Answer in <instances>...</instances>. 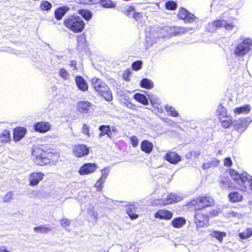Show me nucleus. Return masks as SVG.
<instances>
[{
	"label": "nucleus",
	"mask_w": 252,
	"mask_h": 252,
	"mask_svg": "<svg viewBox=\"0 0 252 252\" xmlns=\"http://www.w3.org/2000/svg\"><path fill=\"white\" fill-rule=\"evenodd\" d=\"M32 161L34 164L44 166L48 164H54L60 158L58 152L53 149L45 150L38 146L34 147L31 153Z\"/></svg>",
	"instance_id": "f257e3e1"
},
{
	"label": "nucleus",
	"mask_w": 252,
	"mask_h": 252,
	"mask_svg": "<svg viewBox=\"0 0 252 252\" xmlns=\"http://www.w3.org/2000/svg\"><path fill=\"white\" fill-rule=\"evenodd\" d=\"M63 25L67 30L75 33L82 32L85 27V23L82 19L75 14L70 15L64 19Z\"/></svg>",
	"instance_id": "f03ea898"
},
{
	"label": "nucleus",
	"mask_w": 252,
	"mask_h": 252,
	"mask_svg": "<svg viewBox=\"0 0 252 252\" xmlns=\"http://www.w3.org/2000/svg\"><path fill=\"white\" fill-rule=\"evenodd\" d=\"M214 200L210 196L202 195L191 199L187 206L193 211L205 210V208L213 206Z\"/></svg>",
	"instance_id": "7ed1b4c3"
},
{
	"label": "nucleus",
	"mask_w": 252,
	"mask_h": 252,
	"mask_svg": "<svg viewBox=\"0 0 252 252\" xmlns=\"http://www.w3.org/2000/svg\"><path fill=\"white\" fill-rule=\"evenodd\" d=\"M91 82L93 88L98 94L107 101L112 100L113 96L111 91L104 81L97 77H93Z\"/></svg>",
	"instance_id": "20e7f679"
},
{
	"label": "nucleus",
	"mask_w": 252,
	"mask_h": 252,
	"mask_svg": "<svg viewBox=\"0 0 252 252\" xmlns=\"http://www.w3.org/2000/svg\"><path fill=\"white\" fill-rule=\"evenodd\" d=\"M194 223L196 229L199 230L202 228L207 227L209 225V213L205 210L194 211Z\"/></svg>",
	"instance_id": "39448f33"
},
{
	"label": "nucleus",
	"mask_w": 252,
	"mask_h": 252,
	"mask_svg": "<svg viewBox=\"0 0 252 252\" xmlns=\"http://www.w3.org/2000/svg\"><path fill=\"white\" fill-rule=\"evenodd\" d=\"M217 116L221 125L223 128H228L233 124L232 117L227 115L226 108L220 104L217 110Z\"/></svg>",
	"instance_id": "423d86ee"
},
{
	"label": "nucleus",
	"mask_w": 252,
	"mask_h": 252,
	"mask_svg": "<svg viewBox=\"0 0 252 252\" xmlns=\"http://www.w3.org/2000/svg\"><path fill=\"white\" fill-rule=\"evenodd\" d=\"M252 45V40L250 38L244 39L239 43L235 50V54L238 57H243L249 53Z\"/></svg>",
	"instance_id": "0eeeda50"
},
{
	"label": "nucleus",
	"mask_w": 252,
	"mask_h": 252,
	"mask_svg": "<svg viewBox=\"0 0 252 252\" xmlns=\"http://www.w3.org/2000/svg\"><path fill=\"white\" fill-rule=\"evenodd\" d=\"M76 110L80 114L87 115L93 112L94 105L88 101L80 100L77 102Z\"/></svg>",
	"instance_id": "6e6552de"
},
{
	"label": "nucleus",
	"mask_w": 252,
	"mask_h": 252,
	"mask_svg": "<svg viewBox=\"0 0 252 252\" xmlns=\"http://www.w3.org/2000/svg\"><path fill=\"white\" fill-rule=\"evenodd\" d=\"M72 153L75 157L81 158L89 154L90 148L85 144H77L73 146Z\"/></svg>",
	"instance_id": "1a4fd4ad"
},
{
	"label": "nucleus",
	"mask_w": 252,
	"mask_h": 252,
	"mask_svg": "<svg viewBox=\"0 0 252 252\" xmlns=\"http://www.w3.org/2000/svg\"><path fill=\"white\" fill-rule=\"evenodd\" d=\"M177 17L179 19L183 20L186 23H192L196 19L194 15L183 7H180L179 9Z\"/></svg>",
	"instance_id": "9d476101"
},
{
	"label": "nucleus",
	"mask_w": 252,
	"mask_h": 252,
	"mask_svg": "<svg viewBox=\"0 0 252 252\" xmlns=\"http://www.w3.org/2000/svg\"><path fill=\"white\" fill-rule=\"evenodd\" d=\"M97 169V165L95 163L88 162L84 163L79 169L78 173L80 175H86L94 172Z\"/></svg>",
	"instance_id": "9b49d317"
},
{
	"label": "nucleus",
	"mask_w": 252,
	"mask_h": 252,
	"mask_svg": "<svg viewBox=\"0 0 252 252\" xmlns=\"http://www.w3.org/2000/svg\"><path fill=\"white\" fill-rule=\"evenodd\" d=\"M164 159L172 164H176L181 161L182 158L177 152L168 151L164 156Z\"/></svg>",
	"instance_id": "f8f14e48"
},
{
	"label": "nucleus",
	"mask_w": 252,
	"mask_h": 252,
	"mask_svg": "<svg viewBox=\"0 0 252 252\" xmlns=\"http://www.w3.org/2000/svg\"><path fill=\"white\" fill-rule=\"evenodd\" d=\"M51 128L50 124L46 121H40L35 123L33 129L35 131L40 133H44L49 131Z\"/></svg>",
	"instance_id": "ddd939ff"
},
{
	"label": "nucleus",
	"mask_w": 252,
	"mask_h": 252,
	"mask_svg": "<svg viewBox=\"0 0 252 252\" xmlns=\"http://www.w3.org/2000/svg\"><path fill=\"white\" fill-rule=\"evenodd\" d=\"M181 200L180 197L173 193L168 194L166 198L159 200V203L163 206L177 203Z\"/></svg>",
	"instance_id": "4468645a"
},
{
	"label": "nucleus",
	"mask_w": 252,
	"mask_h": 252,
	"mask_svg": "<svg viewBox=\"0 0 252 252\" xmlns=\"http://www.w3.org/2000/svg\"><path fill=\"white\" fill-rule=\"evenodd\" d=\"M173 215V213L168 210L160 209L154 214V217L159 220H169L172 219Z\"/></svg>",
	"instance_id": "2eb2a0df"
},
{
	"label": "nucleus",
	"mask_w": 252,
	"mask_h": 252,
	"mask_svg": "<svg viewBox=\"0 0 252 252\" xmlns=\"http://www.w3.org/2000/svg\"><path fill=\"white\" fill-rule=\"evenodd\" d=\"M223 21L217 19L210 22L205 27V31L209 32H215L218 29L222 28Z\"/></svg>",
	"instance_id": "dca6fc26"
},
{
	"label": "nucleus",
	"mask_w": 252,
	"mask_h": 252,
	"mask_svg": "<svg viewBox=\"0 0 252 252\" xmlns=\"http://www.w3.org/2000/svg\"><path fill=\"white\" fill-rule=\"evenodd\" d=\"M132 12H133L132 17L136 21L141 19L143 16L146 14V13H143L142 12H135V9L133 6H128L124 12V14L127 17H129Z\"/></svg>",
	"instance_id": "f3484780"
},
{
	"label": "nucleus",
	"mask_w": 252,
	"mask_h": 252,
	"mask_svg": "<svg viewBox=\"0 0 252 252\" xmlns=\"http://www.w3.org/2000/svg\"><path fill=\"white\" fill-rule=\"evenodd\" d=\"M44 174L41 172H32L29 175V185L35 186L43 180Z\"/></svg>",
	"instance_id": "a211bd4d"
},
{
	"label": "nucleus",
	"mask_w": 252,
	"mask_h": 252,
	"mask_svg": "<svg viewBox=\"0 0 252 252\" xmlns=\"http://www.w3.org/2000/svg\"><path fill=\"white\" fill-rule=\"evenodd\" d=\"M248 119L249 118L248 117L238 119L234 125L235 130L240 132L244 131L250 124V121H249Z\"/></svg>",
	"instance_id": "6ab92c4d"
},
{
	"label": "nucleus",
	"mask_w": 252,
	"mask_h": 252,
	"mask_svg": "<svg viewBox=\"0 0 252 252\" xmlns=\"http://www.w3.org/2000/svg\"><path fill=\"white\" fill-rule=\"evenodd\" d=\"M27 133V129L21 126H17L13 131V139L15 142L21 140Z\"/></svg>",
	"instance_id": "aec40b11"
},
{
	"label": "nucleus",
	"mask_w": 252,
	"mask_h": 252,
	"mask_svg": "<svg viewBox=\"0 0 252 252\" xmlns=\"http://www.w3.org/2000/svg\"><path fill=\"white\" fill-rule=\"evenodd\" d=\"M228 198L229 202L235 203H240L243 201L244 195L237 190L230 191L228 194Z\"/></svg>",
	"instance_id": "412c9836"
},
{
	"label": "nucleus",
	"mask_w": 252,
	"mask_h": 252,
	"mask_svg": "<svg viewBox=\"0 0 252 252\" xmlns=\"http://www.w3.org/2000/svg\"><path fill=\"white\" fill-rule=\"evenodd\" d=\"M75 82L78 88L82 92L88 91L89 86L84 78L81 76H76Z\"/></svg>",
	"instance_id": "4be33fe9"
},
{
	"label": "nucleus",
	"mask_w": 252,
	"mask_h": 252,
	"mask_svg": "<svg viewBox=\"0 0 252 252\" xmlns=\"http://www.w3.org/2000/svg\"><path fill=\"white\" fill-rule=\"evenodd\" d=\"M154 146L153 143L148 140H144L141 141L140 149L145 154H149L153 151Z\"/></svg>",
	"instance_id": "5701e85b"
},
{
	"label": "nucleus",
	"mask_w": 252,
	"mask_h": 252,
	"mask_svg": "<svg viewBox=\"0 0 252 252\" xmlns=\"http://www.w3.org/2000/svg\"><path fill=\"white\" fill-rule=\"evenodd\" d=\"M69 10V8L67 6L57 8L54 11L55 18L58 20H61Z\"/></svg>",
	"instance_id": "b1692460"
},
{
	"label": "nucleus",
	"mask_w": 252,
	"mask_h": 252,
	"mask_svg": "<svg viewBox=\"0 0 252 252\" xmlns=\"http://www.w3.org/2000/svg\"><path fill=\"white\" fill-rule=\"evenodd\" d=\"M98 129L100 131L98 135L99 137H101L106 135L109 138H112V132L109 125H101L99 126Z\"/></svg>",
	"instance_id": "393cba45"
},
{
	"label": "nucleus",
	"mask_w": 252,
	"mask_h": 252,
	"mask_svg": "<svg viewBox=\"0 0 252 252\" xmlns=\"http://www.w3.org/2000/svg\"><path fill=\"white\" fill-rule=\"evenodd\" d=\"M186 223V220L182 217L174 218L171 222L172 226L175 228H180Z\"/></svg>",
	"instance_id": "a878e982"
},
{
	"label": "nucleus",
	"mask_w": 252,
	"mask_h": 252,
	"mask_svg": "<svg viewBox=\"0 0 252 252\" xmlns=\"http://www.w3.org/2000/svg\"><path fill=\"white\" fill-rule=\"evenodd\" d=\"M11 140V133L9 130L5 129L0 133V143L5 144L9 143Z\"/></svg>",
	"instance_id": "bb28decb"
},
{
	"label": "nucleus",
	"mask_w": 252,
	"mask_h": 252,
	"mask_svg": "<svg viewBox=\"0 0 252 252\" xmlns=\"http://www.w3.org/2000/svg\"><path fill=\"white\" fill-rule=\"evenodd\" d=\"M136 208L132 205H128L126 207V213L128 215L131 220H135L138 217V215L135 213L136 212Z\"/></svg>",
	"instance_id": "cd10ccee"
},
{
	"label": "nucleus",
	"mask_w": 252,
	"mask_h": 252,
	"mask_svg": "<svg viewBox=\"0 0 252 252\" xmlns=\"http://www.w3.org/2000/svg\"><path fill=\"white\" fill-rule=\"evenodd\" d=\"M133 98L138 102L147 105L149 104V101L146 96L140 93H136L133 95Z\"/></svg>",
	"instance_id": "c85d7f7f"
},
{
	"label": "nucleus",
	"mask_w": 252,
	"mask_h": 252,
	"mask_svg": "<svg viewBox=\"0 0 252 252\" xmlns=\"http://www.w3.org/2000/svg\"><path fill=\"white\" fill-rule=\"evenodd\" d=\"M251 107L249 105L247 104L241 107L235 108L233 111L236 115L242 113L248 114L251 111Z\"/></svg>",
	"instance_id": "c756f323"
},
{
	"label": "nucleus",
	"mask_w": 252,
	"mask_h": 252,
	"mask_svg": "<svg viewBox=\"0 0 252 252\" xmlns=\"http://www.w3.org/2000/svg\"><path fill=\"white\" fill-rule=\"evenodd\" d=\"M191 30H192V28H188L181 27H174L173 28V33L175 35H180L188 32Z\"/></svg>",
	"instance_id": "7c9ffc66"
},
{
	"label": "nucleus",
	"mask_w": 252,
	"mask_h": 252,
	"mask_svg": "<svg viewBox=\"0 0 252 252\" xmlns=\"http://www.w3.org/2000/svg\"><path fill=\"white\" fill-rule=\"evenodd\" d=\"M140 86L142 88L150 89L153 88L154 84L152 81L147 78H143L140 82Z\"/></svg>",
	"instance_id": "2f4dec72"
},
{
	"label": "nucleus",
	"mask_w": 252,
	"mask_h": 252,
	"mask_svg": "<svg viewBox=\"0 0 252 252\" xmlns=\"http://www.w3.org/2000/svg\"><path fill=\"white\" fill-rule=\"evenodd\" d=\"M78 13L87 21L90 20L92 17V13L88 10L81 9L78 10Z\"/></svg>",
	"instance_id": "473e14b6"
},
{
	"label": "nucleus",
	"mask_w": 252,
	"mask_h": 252,
	"mask_svg": "<svg viewBox=\"0 0 252 252\" xmlns=\"http://www.w3.org/2000/svg\"><path fill=\"white\" fill-rule=\"evenodd\" d=\"M77 49L82 50L83 48H84L86 45V41L85 37L83 35H79L77 38Z\"/></svg>",
	"instance_id": "72a5a7b5"
},
{
	"label": "nucleus",
	"mask_w": 252,
	"mask_h": 252,
	"mask_svg": "<svg viewBox=\"0 0 252 252\" xmlns=\"http://www.w3.org/2000/svg\"><path fill=\"white\" fill-rule=\"evenodd\" d=\"M33 230L37 233H46L50 232L51 229L46 225H39L34 227Z\"/></svg>",
	"instance_id": "f704fd0d"
},
{
	"label": "nucleus",
	"mask_w": 252,
	"mask_h": 252,
	"mask_svg": "<svg viewBox=\"0 0 252 252\" xmlns=\"http://www.w3.org/2000/svg\"><path fill=\"white\" fill-rule=\"evenodd\" d=\"M52 7V4L47 0L42 1L39 5V9L40 10L44 11H49L50 10Z\"/></svg>",
	"instance_id": "c9c22d12"
},
{
	"label": "nucleus",
	"mask_w": 252,
	"mask_h": 252,
	"mask_svg": "<svg viewBox=\"0 0 252 252\" xmlns=\"http://www.w3.org/2000/svg\"><path fill=\"white\" fill-rule=\"evenodd\" d=\"M252 235V228H248L242 232L239 233L240 238L242 239H246Z\"/></svg>",
	"instance_id": "e433bc0d"
},
{
	"label": "nucleus",
	"mask_w": 252,
	"mask_h": 252,
	"mask_svg": "<svg viewBox=\"0 0 252 252\" xmlns=\"http://www.w3.org/2000/svg\"><path fill=\"white\" fill-rule=\"evenodd\" d=\"M100 5L105 8H114L115 7V3L111 0H98Z\"/></svg>",
	"instance_id": "4c0bfd02"
},
{
	"label": "nucleus",
	"mask_w": 252,
	"mask_h": 252,
	"mask_svg": "<svg viewBox=\"0 0 252 252\" xmlns=\"http://www.w3.org/2000/svg\"><path fill=\"white\" fill-rule=\"evenodd\" d=\"M165 7L168 10H175L177 8V4L174 1L169 0L165 3Z\"/></svg>",
	"instance_id": "58836bf2"
},
{
	"label": "nucleus",
	"mask_w": 252,
	"mask_h": 252,
	"mask_svg": "<svg viewBox=\"0 0 252 252\" xmlns=\"http://www.w3.org/2000/svg\"><path fill=\"white\" fill-rule=\"evenodd\" d=\"M166 111L168 113V115L174 117H177L179 116L178 112L174 108L171 106H167L165 107Z\"/></svg>",
	"instance_id": "ea45409f"
},
{
	"label": "nucleus",
	"mask_w": 252,
	"mask_h": 252,
	"mask_svg": "<svg viewBox=\"0 0 252 252\" xmlns=\"http://www.w3.org/2000/svg\"><path fill=\"white\" fill-rule=\"evenodd\" d=\"M59 75L60 77L64 80L69 79V74L68 71L64 68H61L59 70Z\"/></svg>",
	"instance_id": "a19ab883"
},
{
	"label": "nucleus",
	"mask_w": 252,
	"mask_h": 252,
	"mask_svg": "<svg viewBox=\"0 0 252 252\" xmlns=\"http://www.w3.org/2000/svg\"><path fill=\"white\" fill-rule=\"evenodd\" d=\"M226 235V234L225 232L218 231H214L213 234V237L217 239L220 242L222 241L223 238L225 237Z\"/></svg>",
	"instance_id": "79ce46f5"
},
{
	"label": "nucleus",
	"mask_w": 252,
	"mask_h": 252,
	"mask_svg": "<svg viewBox=\"0 0 252 252\" xmlns=\"http://www.w3.org/2000/svg\"><path fill=\"white\" fill-rule=\"evenodd\" d=\"M143 62L140 60H137L132 63L131 68L134 71H138L141 69Z\"/></svg>",
	"instance_id": "37998d69"
},
{
	"label": "nucleus",
	"mask_w": 252,
	"mask_h": 252,
	"mask_svg": "<svg viewBox=\"0 0 252 252\" xmlns=\"http://www.w3.org/2000/svg\"><path fill=\"white\" fill-rule=\"evenodd\" d=\"M75 1L79 4L84 5H91L95 4L98 2V0H75Z\"/></svg>",
	"instance_id": "c03bdc74"
},
{
	"label": "nucleus",
	"mask_w": 252,
	"mask_h": 252,
	"mask_svg": "<svg viewBox=\"0 0 252 252\" xmlns=\"http://www.w3.org/2000/svg\"><path fill=\"white\" fill-rule=\"evenodd\" d=\"M104 182L105 181L99 179L96 181V183L94 184V187L96 188L97 191H100L102 190Z\"/></svg>",
	"instance_id": "a18cd8bd"
},
{
	"label": "nucleus",
	"mask_w": 252,
	"mask_h": 252,
	"mask_svg": "<svg viewBox=\"0 0 252 252\" xmlns=\"http://www.w3.org/2000/svg\"><path fill=\"white\" fill-rule=\"evenodd\" d=\"M88 214L90 216L89 221H96L98 219V214L97 212L93 210H91L88 213Z\"/></svg>",
	"instance_id": "49530a36"
},
{
	"label": "nucleus",
	"mask_w": 252,
	"mask_h": 252,
	"mask_svg": "<svg viewBox=\"0 0 252 252\" xmlns=\"http://www.w3.org/2000/svg\"><path fill=\"white\" fill-rule=\"evenodd\" d=\"M82 132L86 135L88 137H90L91 136V133L90 132V128L89 126L85 124H83L82 127L81 129Z\"/></svg>",
	"instance_id": "de8ad7c7"
},
{
	"label": "nucleus",
	"mask_w": 252,
	"mask_h": 252,
	"mask_svg": "<svg viewBox=\"0 0 252 252\" xmlns=\"http://www.w3.org/2000/svg\"><path fill=\"white\" fill-rule=\"evenodd\" d=\"M222 21H223L222 27L224 28L226 30H231L235 26L233 23H227L224 20H222Z\"/></svg>",
	"instance_id": "09e8293b"
},
{
	"label": "nucleus",
	"mask_w": 252,
	"mask_h": 252,
	"mask_svg": "<svg viewBox=\"0 0 252 252\" xmlns=\"http://www.w3.org/2000/svg\"><path fill=\"white\" fill-rule=\"evenodd\" d=\"M129 140L133 147L135 148L138 146L139 144V140L136 136H131L129 137Z\"/></svg>",
	"instance_id": "8fccbe9b"
},
{
	"label": "nucleus",
	"mask_w": 252,
	"mask_h": 252,
	"mask_svg": "<svg viewBox=\"0 0 252 252\" xmlns=\"http://www.w3.org/2000/svg\"><path fill=\"white\" fill-rule=\"evenodd\" d=\"M60 221L61 225L63 228L68 226L71 223V220L66 218H63Z\"/></svg>",
	"instance_id": "3c124183"
},
{
	"label": "nucleus",
	"mask_w": 252,
	"mask_h": 252,
	"mask_svg": "<svg viewBox=\"0 0 252 252\" xmlns=\"http://www.w3.org/2000/svg\"><path fill=\"white\" fill-rule=\"evenodd\" d=\"M227 216L229 218H240L242 217V214L233 211L228 212Z\"/></svg>",
	"instance_id": "603ef678"
},
{
	"label": "nucleus",
	"mask_w": 252,
	"mask_h": 252,
	"mask_svg": "<svg viewBox=\"0 0 252 252\" xmlns=\"http://www.w3.org/2000/svg\"><path fill=\"white\" fill-rule=\"evenodd\" d=\"M125 105L129 109L135 111H137L138 110L137 106L136 105L132 103L131 102L127 101L125 103Z\"/></svg>",
	"instance_id": "864d4df0"
},
{
	"label": "nucleus",
	"mask_w": 252,
	"mask_h": 252,
	"mask_svg": "<svg viewBox=\"0 0 252 252\" xmlns=\"http://www.w3.org/2000/svg\"><path fill=\"white\" fill-rule=\"evenodd\" d=\"M109 174V171L106 170L105 169H103L101 170V175L100 177L99 178V179L105 181L108 175Z\"/></svg>",
	"instance_id": "5fc2aeb1"
},
{
	"label": "nucleus",
	"mask_w": 252,
	"mask_h": 252,
	"mask_svg": "<svg viewBox=\"0 0 252 252\" xmlns=\"http://www.w3.org/2000/svg\"><path fill=\"white\" fill-rule=\"evenodd\" d=\"M131 74V72L129 69H127L126 70H125L123 74V77L124 80L126 81L129 80V77Z\"/></svg>",
	"instance_id": "6e6d98bb"
},
{
	"label": "nucleus",
	"mask_w": 252,
	"mask_h": 252,
	"mask_svg": "<svg viewBox=\"0 0 252 252\" xmlns=\"http://www.w3.org/2000/svg\"><path fill=\"white\" fill-rule=\"evenodd\" d=\"M69 66L70 67L73 68V70L78 71V68L77 67V62L76 60L70 61Z\"/></svg>",
	"instance_id": "4d7b16f0"
},
{
	"label": "nucleus",
	"mask_w": 252,
	"mask_h": 252,
	"mask_svg": "<svg viewBox=\"0 0 252 252\" xmlns=\"http://www.w3.org/2000/svg\"><path fill=\"white\" fill-rule=\"evenodd\" d=\"M223 164L225 166L230 167L232 164V162L230 158H226L224 159Z\"/></svg>",
	"instance_id": "13d9d810"
},
{
	"label": "nucleus",
	"mask_w": 252,
	"mask_h": 252,
	"mask_svg": "<svg viewBox=\"0 0 252 252\" xmlns=\"http://www.w3.org/2000/svg\"><path fill=\"white\" fill-rule=\"evenodd\" d=\"M212 167H217L219 165L220 162V160L216 158H214L211 161H210Z\"/></svg>",
	"instance_id": "bf43d9fd"
},
{
	"label": "nucleus",
	"mask_w": 252,
	"mask_h": 252,
	"mask_svg": "<svg viewBox=\"0 0 252 252\" xmlns=\"http://www.w3.org/2000/svg\"><path fill=\"white\" fill-rule=\"evenodd\" d=\"M202 167L203 169L207 170L210 168H212V165H211L210 161H208L204 163L202 165Z\"/></svg>",
	"instance_id": "052dcab7"
},
{
	"label": "nucleus",
	"mask_w": 252,
	"mask_h": 252,
	"mask_svg": "<svg viewBox=\"0 0 252 252\" xmlns=\"http://www.w3.org/2000/svg\"><path fill=\"white\" fill-rule=\"evenodd\" d=\"M192 157L194 158H197L200 154V153L198 151H191Z\"/></svg>",
	"instance_id": "680f3d73"
},
{
	"label": "nucleus",
	"mask_w": 252,
	"mask_h": 252,
	"mask_svg": "<svg viewBox=\"0 0 252 252\" xmlns=\"http://www.w3.org/2000/svg\"><path fill=\"white\" fill-rule=\"evenodd\" d=\"M185 157H186V158L187 159H188L192 158V155H191V151H190V152H189L187 153L186 154Z\"/></svg>",
	"instance_id": "e2e57ef3"
},
{
	"label": "nucleus",
	"mask_w": 252,
	"mask_h": 252,
	"mask_svg": "<svg viewBox=\"0 0 252 252\" xmlns=\"http://www.w3.org/2000/svg\"><path fill=\"white\" fill-rule=\"evenodd\" d=\"M0 252H9L5 246L0 247Z\"/></svg>",
	"instance_id": "0e129e2a"
},
{
	"label": "nucleus",
	"mask_w": 252,
	"mask_h": 252,
	"mask_svg": "<svg viewBox=\"0 0 252 252\" xmlns=\"http://www.w3.org/2000/svg\"><path fill=\"white\" fill-rule=\"evenodd\" d=\"M12 196V192H8V193L5 195V197H8L9 198H11Z\"/></svg>",
	"instance_id": "69168bd1"
},
{
	"label": "nucleus",
	"mask_w": 252,
	"mask_h": 252,
	"mask_svg": "<svg viewBox=\"0 0 252 252\" xmlns=\"http://www.w3.org/2000/svg\"><path fill=\"white\" fill-rule=\"evenodd\" d=\"M150 101H151V103L152 105H154L155 104V103L153 102V100H150Z\"/></svg>",
	"instance_id": "338daca9"
},
{
	"label": "nucleus",
	"mask_w": 252,
	"mask_h": 252,
	"mask_svg": "<svg viewBox=\"0 0 252 252\" xmlns=\"http://www.w3.org/2000/svg\"><path fill=\"white\" fill-rule=\"evenodd\" d=\"M142 9L143 10H145V9H146V8H142Z\"/></svg>",
	"instance_id": "774afa93"
}]
</instances>
